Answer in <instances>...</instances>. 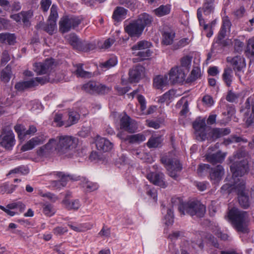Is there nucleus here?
Returning a JSON list of instances; mask_svg holds the SVG:
<instances>
[{"instance_id": "obj_1", "label": "nucleus", "mask_w": 254, "mask_h": 254, "mask_svg": "<svg viewBox=\"0 0 254 254\" xmlns=\"http://www.w3.org/2000/svg\"><path fill=\"white\" fill-rule=\"evenodd\" d=\"M248 162L245 159L239 162L236 161L230 166L232 177L235 181L233 186L238 193L239 204L245 209L248 208L250 206L248 190L246 188L245 182L239 179H237L236 181V178L243 176L248 172Z\"/></svg>"}, {"instance_id": "obj_2", "label": "nucleus", "mask_w": 254, "mask_h": 254, "mask_svg": "<svg viewBox=\"0 0 254 254\" xmlns=\"http://www.w3.org/2000/svg\"><path fill=\"white\" fill-rule=\"evenodd\" d=\"M171 202L173 206H178L179 211L183 215L186 213L191 216H196L197 217L204 216L206 211L204 205L201 204L199 201H193L185 203L180 197H173L171 199Z\"/></svg>"}, {"instance_id": "obj_3", "label": "nucleus", "mask_w": 254, "mask_h": 254, "mask_svg": "<svg viewBox=\"0 0 254 254\" xmlns=\"http://www.w3.org/2000/svg\"><path fill=\"white\" fill-rule=\"evenodd\" d=\"M56 139V149L61 154H65L71 157L75 152L78 140L77 138L69 135L58 136Z\"/></svg>"}, {"instance_id": "obj_4", "label": "nucleus", "mask_w": 254, "mask_h": 254, "mask_svg": "<svg viewBox=\"0 0 254 254\" xmlns=\"http://www.w3.org/2000/svg\"><path fill=\"white\" fill-rule=\"evenodd\" d=\"M228 216L235 228L243 233L247 232L246 222L248 218L247 212L234 207L229 210Z\"/></svg>"}, {"instance_id": "obj_5", "label": "nucleus", "mask_w": 254, "mask_h": 254, "mask_svg": "<svg viewBox=\"0 0 254 254\" xmlns=\"http://www.w3.org/2000/svg\"><path fill=\"white\" fill-rule=\"evenodd\" d=\"M81 22V19L78 16L67 15L64 16L59 22V30L66 33L77 27Z\"/></svg>"}, {"instance_id": "obj_6", "label": "nucleus", "mask_w": 254, "mask_h": 254, "mask_svg": "<svg viewBox=\"0 0 254 254\" xmlns=\"http://www.w3.org/2000/svg\"><path fill=\"white\" fill-rule=\"evenodd\" d=\"M161 162L165 165L169 176L174 180H177L182 170V166L180 161L176 159H170L162 157Z\"/></svg>"}, {"instance_id": "obj_7", "label": "nucleus", "mask_w": 254, "mask_h": 254, "mask_svg": "<svg viewBox=\"0 0 254 254\" xmlns=\"http://www.w3.org/2000/svg\"><path fill=\"white\" fill-rule=\"evenodd\" d=\"M15 144L14 133L10 129H2L0 135V144L7 150H11Z\"/></svg>"}, {"instance_id": "obj_8", "label": "nucleus", "mask_w": 254, "mask_h": 254, "mask_svg": "<svg viewBox=\"0 0 254 254\" xmlns=\"http://www.w3.org/2000/svg\"><path fill=\"white\" fill-rule=\"evenodd\" d=\"M83 89L90 94H106L108 93L110 88L95 81H90L83 85Z\"/></svg>"}, {"instance_id": "obj_9", "label": "nucleus", "mask_w": 254, "mask_h": 254, "mask_svg": "<svg viewBox=\"0 0 254 254\" xmlns=\"http://www.w3.org/2000/svg\"><path fill=\"white\" fill-rule=\"evenodd\" d=\"M55 66L53 59H47L43 62L35 63L34 70L38 74H44L50 72Z\"/></svg>"}, {"instance_id": "obj_10", "label": "nucleus", "mask_w": 254, "mask_h": 254, "mask_svg": "<svg viewBox=\"0 0 254 254\" xmlns=\"http://www.w3.org/2000/svg\"><path fill=\"white\" fill-rule=\"evenodd\" d=\"M56 139L51 138L44 145L37 150V155L40 157H47L56 149Z\"/></svg>"}, {"instance_id": "obj_11", "label": "nucleus", "mask_w": 254, "mask_h": 254, "mask_svg": "<svg viewBox=\"0 0 254 254\" xmlns=\"http://www.w3.org/2000/svg\"><path fill=\"white\" fill-rule=\"evenodd\" d=\"M121 129L130 133H134L138 128L136 122L127 115L124 116L120 120Z\"/></svg>"}, {"instance_id": "obj_12", "label": "nucleus", "mask_w": 254, "mask_h": 254, "mask_svg": "<svg viewBox=\"0 0 254 254\" xmlns=\"http://www.w3.org/2000/svg\"><path fill=\"white\" fill-rule=\"evenodd\" d=\"M227 62L231 64L233 70L236 72V74L238 76L239 75L238 72L242 71L246 66L244 58L241 56H237L234 57H227Z\"/></svg>"}, {"instance_id": "obj_13", "label": "nucleus", "mask_w": 254, "mask_h": 254, "mask_svg": "<svg viewBox=\"0 0 254 254\" xmlns=\"http://www.w3.org/2000/svg\"><path fill=\"white\" fill-rule=\"evenodd\" d=\"M125 31L130 37L138 38L142 35L143 29L135 20L125 26Z\"/></svg>"}, {"instance_id": "obj_14", "label": "nucleus", "mask_w": 254, "mask_h": 254, "mask_svg": "<svg viewBox=\"0 0 254 254\" xmlns=\"http://www.w3.org/2000/svg\"><path fill=\"white\" fill-rule=\"evenodd\" d=\"M169 77L173 83H182L185 80L186 73L181 67H173L170 71Z\"/></svg>"}, {"instance_id": "obj_15", "label": "nucleus", "mask_w": 254, "mask_h": 254, "mask_svg": "<svg viewBox=\"0 0 254 254\" xmlns=\"http://www.w3.org/2000/svg\"><path fill=\"white\" fill-rule=\"evenodd\" d=\"M47 136L44 134L34 137L24 144L21 148L22 151L30 150L35 146L43 144L47 139Z\"/></svg>"}, {"instance_id": "obj_16", "label": "nucleus", "mask_w": 254, "mask_h": 254, "mask_svg": "<svg viewBox=\"0 0 254 254\" xmlns=\"http://www.w3.org/2000/svg\"><path fill=\"white\" fill-rule=\"evenodd\" d=\"M14 128L19 139L22 140H24L27 135H33L37 130L36 127L33 125L30 126L29 128L26 129L24 126L18 124L15 125Z\"/></svg>"}, {"instance_id": "obj_17", "label": "nucleus", "mask_w": 254, "mask_h": 254, "mask_svg": "<svg viewBox=\"0 0 254 254\" xmlns=\"http://www.w3.org/2000/svg\"><path fill=\"white\" fill-rule=\"evenodd\" d=\"M193 127L195 130V134L199 137L201 140H204L206 138V123L203 119H198L193 123Z\"/></svg>"}, {"instance_id": "obj_18", "label": "nucleus", "mask_w": 254, "mask_h": 254, "mask_svg": "<svg viewBox=\"0 0 254 254\" xmlns=\"http://www.w3.org/2000/svg\"><path fill=\"white\" fill-rule=\"evenodd\" d=\"M164 175L161 172H150L147 176V179L152 184L163 188L166 185L164 181Z\"/></svg>"}, {"instance_id": "obj_19", "label": "nucleus", "mask_w": 254, "mask_h": 254, "mask_svg": "<svg viewBox=\"0 0 254 254\" xmlns=\"http://www.w3.org/2000/svg\"><path fill=\"white\" fill-rule=\"evenodd\" d=\"M144 68L140 65H137L130 69L128 75V80L130 82H137L144 75Z\"/></svg>"}, {"instance_id": "obj_20", "label": "nucleus", "mask_w": 254, "mask_h": 254, "mask_svg": "<svg viewBox=\"0 0 254 254\" xmlns=\"http://www.w3.org/2000/svg\"><path fill=\"white\" fill-rule=\"evenodd\" d=\"M96 146L98 150L107 152L112 148L113 144L105 138L98 137L96 140Z\"/></svg>"}, {"instance_id": "obj_21", "label": "nucleus", "mask_w": 254, "mask_h": 254, "mask_svg": "<svg viewBox=\"0 0 254 254\" xmlns=\"http://www.w3.org/2000/svg\"><path fill=\"white\" fill-rule=\"evenodd\" d=\"M224 174V168L221 165H218L216 167L211 169L210 178L214 183H218L221 179Z\"/></svg>"}, {"instance_id": "obj_22", "label": "nucleus", "mask_w": 254, "mask_h": 254, "mask_svg": "<svg viewBox=\"0 0 254 254\" xmlns=\"http://www.w3.org/2000/svg\"><path fill=\"white\" fill-rule=\"evenodd\" d=\"M127 10L122 6H117L114 9L112 18L114 21L120 22L126 18Z\"/></svg>"}, {"instance_id": "obj_23", "label": "nucleus", "mask_w": 254, "mask_h": 254, "mask_svg": "<svg viewBox=\"0 0 254 254\" xmlns=\"http://www.w3.org/2000/svg\"><path fill=\"white\" fill-rule=\"evenodd\" d=\"M153 20V18L152 16L146 13H143L140 14L137 19L135 21L143 27L144 30L145 27L150 26Z\"/></svg>"}, {"instance_id": "obj_24", "label": "nucleus", "mask_w": 254, "mask_h": 254, "mask_svg": "<svg viewBox=\"0 0 254 254\" xmlns=\"http://www.w3.org/2000/svg\"><path fill=\"white\" fill-rule=\"evenodd\" d=\"M231 132L230 129L226 128H214L209 132V135L213 140L229 134Z\"/></svg>"}, {"instance_id": "obj_25", "label": "nucleus", "mask_w": 254, "mask_h": 254, "mask_svg": "<svg viewBox=\"0 0 254 254\" xmlns=\"http://www.w3.org/2000/svg\"><path fill=\"white\" fill-rule=\"evenodd\" d=\"M66 38L73 49L80 50L83 41L81 40L75 33H70L67 35Z\"/></svg>"}, {"instance_id": "obj_26", "label": "nucleus", "mask_w": 254, "mask_h": 254, "mask_svg": "<svg viewBox=\"0 0 254 254\" xmlns=\"http://www.w3.org/2000/svg\"><path fill=\"white\" fill-rule=\"evenodd\" d=\"M225 155L220 152L216 153L208 154L206 155L207 161L213 165L221 163L224 160Z\"/></svg>"}, {"instance_id": "obj_27", "label": "nucleus", "mask_w": 254, "mask_h": 254, "mask_svg": "<svg viewBox=\"0 0 254 254\" xmlns=\"http://www.w3.org/2000/svg\"><path fill=\"white\" fill-rule=\"evenodd\" d=\"M222 77L226 86L230 87L231 85L233 78V71L232 68L230 67H227L224 68Z\"/></svg>"}, {"instance_id": "obj_28", "label": "nucleus", "mask_w": 254, "mask_h": 254, "mask_svg": "<svg viewBox=\"0 0 254 254\" xmlns=\"http://www.w3.org/2000/svg\"><path fill=\"white\" fill-rule=\"evenodd\" d=\"M168 76L158 75L154 79L153 85L157 89H163L168 84Z\"/></svg>"}, {"instance_id": "obj_29", "label": "nucleus", "mask_w": 254, "mask_h": 254, "mask_svg": "<svg viewBox=\"0 0 254 254\" xmlns=\"http://www.w3.org/2000/svg\"><path fill=\"white\" fill-rule=\"evenodd\" d=\"M214 0H204L202 8H201L205 15H209L214 12Z\"/></svg>"}, {"instance_id": "obj_30", "label": "nucleus", "mask_w": 254, "mask_h": 254, "mask_svg": "<svg viewBox=\"0 0 254 254\" xmlns=\"http://www.w3.org/2000/svg\"><path fill=\"white\" fill-rule=\"evenodd\" d=\"M152 46V44L146 40H142L138 42L132 47L131 50L133 51V54H135L136 51H142L149 49Z\"/></svg>"}, {"instance_id": "obj_31", "label": "nucleus", "mask_w": 254, "mask_h": 254, "mask_svg": "<svg viewBox=\"0 0 254 254\" xmlns=\"http://www.w3.org/2000/svg\"><path fill=\"white\" fill-rule=\"evenodd\" d=\"M16 37L14 34L9 33H0V41L1 43L7 44L8 45H13L15 42Z\"/></svg>"}, {"instance_id": "obj_32", "label": "nucleus", "mask_w": 254, "mask_h": 254, "mask_svg": "<svg viewBox=\"0 0 254 254\" xmlns=\"http://www.w3.org/2000/svg\"><path fill=\"white\" fill-rule=\"evenodd\" d=\"M12 72L11 66L8 64L0 72V80L4 82H8L11 77Z\"/></svg>"}, {"instance_id": "obj_33", "label": "nucleus", "mask_w": 254, "mask_h": 254, "mask_svg": "<svg viewBox=\"0 0 254 254\" xmlns=\"http://www.w3.org/2000/svg\"><path fill=\"white\" fill-rule=\"evenodd\" d=\"M56 175L59 178H60V180L58 181H53L52 184V185L57 188H60L61 187H64L66 184L68 176H65L62 172H58Z\"/></svg>"}, {"instance_id": "obj_34", "label": "nucleus", "mask_w": 254, "mask_h": 254, "mask_svg": "<svg viewBox=\"0 0 254 254\" xmlns=\"http://www.w3.org/2000/svg\"><path fill=\"white\" fill-rule=\"evenodd\" d=\"M146 139L145 136L141 133H137L127 136L126 140L130 143H140Z\"/></svg>"}, {"instance_id": "obj_35", "label": "nucleus", "mask_w": 254, "mask_h": 254, "mask_svg": "<svg viewBox=\"0 0 254 254\" xmlns=\"http://www.w3.org/2000/svg\"><path fill=\"white\" fill-rule=\"evenodd\" d=\"M171 11L170 5H161L153 10L154 14L158 17H162L168 14Z\"/></svg>"}, {"instance_id": "obj_36", "label": "nucleus", "mask_w": 254, "mask_h": 254, "mask_svg": "<svg viewBox=\"0 0 254 254\" xmlns=\"http://www.w3.org/2000/svg\"><path fill=\"white\" fill-rule=\"evenodd\" d=\"M63 203L65 207L68 210H77L80 206V201L78 199L70 200L65 198L63 200Z\"/></svg>"}, {"instance_id": "obj_37", "label": "nucleus", "mask_w": 254, "mask_h": 254, "mask_svg": "<svg viewBox=\"0 0 254 254\" xmlns=\"http://www.w3.org/2000/svg\"><path fill=\"white\" fill-rule=\"evenodd\" d=\"M76 69L74 71L77 77L82 78H90L92 76V73L85 71L83 68V64H79L76 65Z\"/></svg>"}, {"instance_id": "obj_38", "label": "nucleus", "mask_w": 254, "mask_h": 254, "mask_svg": "<svg viewBox=\"0 0 254 254\" xmlns=\"http://www.w3.org/2000/svg\"><path fill=\"white\" fill-rule=\"evenodd\" d=\"M43 26L42 29L50 35H52L54 33V31L56 29L57 24L56 22L48 20V22L46 24H41ZM41 27V24L37 25Z\"/></svg>"}, {"instance_id": "obj_39", "label": "nucleus", "mask_w": 254, "mask_h": 254, "mask_svg": "<svg viewBox=\"0 0 254 254\" xmlns=\"http://www.w3.org/2000/svg\"><path fill=\"white\" fill-rule=\"evenodd\" d=\"M35 81L28 80L26 81L19 82L15 85V88L18 91H22L25 89L34 87Z\"/></svg>"}, {"instance_id": "obj_40", "label": "nucleus", "mask_w": 254, "mask_h": 254, "mask_svg": "<svg viewBox=\"0 0 254 254\" xmlns=\"http://www.w3.org/2000/svg\"><path fill=\"white\" fill-rule=\"evenodd\" d=\"M163 139L161 136H152L148 140L147 145L149 148H156L161 144Z\"/></svg>"}, {"instance_id": "obj_41", "label": "nucleus", "mask_w": 254, "mask_h": 254, "mask_svg": "<svg viewBox=\"0 0 254 254\" xmlns=\"http://www.w3.org/2000/svg\"><path fill=\"white\" fill-rule=\"evenodd\" d=\"M175 37V33L173 31H165L162 34V43L165 45H169L172 44Z\"/></svg>"}, {"instance_id": "obj_42", "label": "nucleus", "mask_w": 254, "mask_h": 254, "mask_svg": "<svg viewBox=\"0 0 254 254\" xmlns=\"http://www.w3.org/2000/svg\"><path fill=\"white\" fill-rule=\"evenodd\" d=\"M118 63L117 58L116 56H111L107 61L100 64L101 68L109 69L115 66Z\"/></svg>"}, {"instance_id": "obj_43", "label": "nucleus", "mask_w": 254, "mask_h": 254, "mask_svg": "<svg viewBox=\"0 0 254 254\" xmlns=\"http://www.w3.org/2000/svg\"><path fill=\"white\" fill-rule=\"evenodd\" d=\"M175 91L173 90H170L166 92L162 96H160L158 102L160 103L168 102L175 97Z\"/></svg>"}, {"instance_id": "obj_44", "label": "nucleus", "mask_w": 254, "mask_h": 254, "mask_svg": "<svg viewBox=\"0 0 254 254\" xmlns=\"http://www.w3.org/2000/svg\"><path fill=\"white\" fill-rule=\"evenodd\" d=\"M252 110L254 111V102L252 97H249L247 99L241 111L243 112V114H245V113L250 112Z\"/></svg>"}, {"instance_id": "obj_45", "label": "nucleus", "mask_w": 254, "mask_h": 254, "mask_svg": "<svg viewBox=\"0 0 254 254\" xmlns=\"http://www.w3.org/2000/svg\"><path fill=\"white\" fill-rule=\"evenodd\" d=\"M152 52L149 49L146 50L139 51L137 52H135V55L138 56L137 59H133L134 60L137 61H142L147 59L148 57L151 56Z\"/></svg>"}, {"instance_id": "obj_46", "label": "nucleus", "mask_w": 254, "mask_h": 254, "mask_svg": "<svg viewBox=\"0 0 254 254\" xmlns=\"http://www.w3.org/2000/svg\"><path fill=\"white\" fill-rule=\"evenodd\" d=\"M79 118L80 115L78 113L75 111L70 112L69 113V117L68 120V122H69V123H67L65 125V127H67L76 124L77 123Z\"/></svg>"}, {"instance_id": "obj_47", "label": "nucleus", "mask_w": 254, "mask_h": 254, "mask_svg": "<svg viewBox=\"0 0 254 254\" xmlns=\"http://www.w3.org/2000/svg\"><path fill=\"white\" fill-rule=\"evenodd\" d=\"M244 120L247 127L254 124V111L244 114Z\"/></svg>"}, {"instance_id": "obj_48", "label": "nucleus", "mask_w": 254, "mask_h": 254, "mask_svg": "<svg viewBox=\"0 0 254 254\" xmlns=\"http://www.w3.org/2000/svg\"><path fill=\"white\" fill-rule=\"evenodd\" d=\"M29 172V170L28 168L26 166L22 165L11 170L9 172L8 175L11 174H20L21 175H25L28 174Z\"/></svg>"}, {"instance_id": "obj_49", "label": "nucleus", "mask_w": 254, "mask_h": 254, "mask_svg": "<svg viewBox=\"0 0 254 254\" xmlns=\"http://www.w3.org/2000/svg\"><path fill=\"white\" fill-rule=\"evenodd\" d=\"M96 48V45L95 42H89L86 41H83L80 51L88 52L89 51L93 50Z\"/></svg>"}, {"instance_id": "obj_50", "label": "nucleus", "mask_w": 254, "mask_h": 254, "mask_svg": "<svg viewBox=\"0 0 254 254\" xmlns=\"http://www.w3.org/2000/svg\"><path fill=\"white\" fill-rule=\"evenodd\" d=\"M246 52L251 56L254 57V36L248 40Z\"/></svg>"}, {"instance_id": "obj_51", "label": "nucleus", "mask_w": 254, "mask_h": 254, "mask_svg": "<svg viewBox=\"0 0 254 254\" xmlns=\"http://www.w3.org/2000/svg\"><path fill=\"white\" fill-rule=\"evenodd\" d=\"M240 96V94L239 93H236L230 90L227 92L226 99L227 101L233 103L236 102Z\"/></svg>"}, {"instance_id": "obj_52", "label": "nucleus", "mask_w": 254, "mask_h": 254, "mask_svg": "<svg viewBox=\"0 0 254 254\" xmlns=\"http://www.w3.org/2000/svg\"><path fill=\"white\" fill-rule=\"evenodd\" d=\"M197 17L199 21V25L203 27L204 30L207 31L209 25L205 23L204 19L202 18L201 8L197 9Z\"/></svg>"}, {"instance_id": "obj_53", "label": "nucleus", "mask_w": 254, "mask_h": 254, "mask_svg": "<svg viewBox=\"0 0 254 254\" xmlns=\"http://www.w3.org/2000/svg\"><path fill=\"white\" fill-rule=\"evenodd\" d=\"M58 8L55 4H53L50 9V14L48 20L56 22L58 18Z\"/></svg>"}, {"instance_id": "obj_54", "label": "nucleus", "mask_w": 254, "mask_h": 254, "mask_svg": "<svg viewBox=\"0 0 254 254\" xmlns=\"http://www.w3.org/2000/svg\"><path fill=\"white\" fill-rule=\"evenodd\" d=\"M43 213L47 216H51L55 213L53 206L50 204H45L43 206Z\"/></svg>"}, {"instance_id": "obj_55", "label": "nucleus", "mask_w": 254, "mask_h": 254, "mask_svg": "<svg viewBox=\"0 0 254 254\" xmlns=\"http://www.w3.org/2000/svg\"><path fill=\"white\" fill-rule=\"evenodd\" d=\"M200 69L198 67H194L190 76V81H193L200 76Z\"/></svg>"}, {"instance_id": "obj_56", "label": "nucleus", "mask_w": 254, "mask_h": 254, "mask_svg": "<svg viewBox=\"0 0 254 254\" xmlns=\"http://www.w3.org/2000/svg\"><path fill=\"white\" fill-rule=\"evenodd\" d=\"M33 13L31 11H22V21L25 26L30 25V19L32 17Z\"/></svg>"}, {"instance_id": "obj_57", "label": "nucleus", "mask_w": 254, "mask_h": 254, "mask_svg": "<svg viewBox=\"0 0 254 254\" xmlns=\"http://www.w3.org/2000/svg\"><path fill=\"white\" fill-rule=\"evenodd\" d=\"M234 45V51L237 53H240L243 51L244 44L243 42L240 40L235 39L232 42Z\"/></svg>"}, {"instance_id": "obj_58", "label": "nucleus", "mask_w": 254, "mask_h": 254, "mask_svg": "<svg viewBox=\"0 0 254 254\" xmlns=\"http://www.w3.org/2000/svg\"><path fill=\"white\" fill-rule=\"evenodd\" d=\"M83 187L86 188L87 191H92L96 190L98 188L97 184L90 182L89 181H85L83 183Z\"/></svg>"}, {"instance_id": "obj_59", "label": "nucleus", "mask_w": 254, "mask_h": 254, "mask_svg": "<svg viewBox=\"0 0 254 254\" xmlns=\"http://www.w3.org/2000/svg\"><path fill=\"white\" fill-rule=\"evenodd\" d=\"M165 224L167 225H172L174 222L173 212L171 209L167 210V214L165 216Z\"/></svg>"}, {"instance_id": "obj_60", "label": "nucleus", "mask_w": 254, "mask_h": 254, "mask_svg": "<svg viewBox=\"0 0 254 254\" xmlns=\"http://www.w3.org/2000/svg\"><path fill=\"white\" fill-rule=\"evenodd\" d=\"M191 59L189 57H185L182 59L181 60V66L182 68H185L187 71H188L189 68H190V64H191Z\"/></svg>"}, {"instance_id": "obj_61", "label": "nucleus", "mask_w": 254, "mask_h": 254, "mask_svg": "<svg viewBox=\"0 0 254 254\" xmlns=\"http://www.w3.org/2000/svg\"><path fill=\"white\" fill-rule=\"evenodd\" d=\"M184 235V232L183 231H174L171 234H170L168 236V239H169L171 241H175L183 237Z\"/></svg>"}, {"instance_id": "obj_62", "label": "nucleus", "mask_w": 254, "mask_h": 254, "mask_svg": "<svg viewBox=\"0 0 254 254\" xmlns=\"http://www.w3.org/2000/svg\"><path fill=\"white\" fill-rule=\"evenodd\" d=\"M31 80L35 81L34 87L37 86L39 84H44L49 82V78L47 76L39 77L32 78Z\"/></svg>"}, {"instance_id": "obj_63", "label": "nucleus", "mask_w": 254, "mask_h": 254, "mask_svg": "<svg viewBox=\"0 0 254 254\" xmlns=\"http://www.w3.org/2000/svg\"><path fill=\"white\" fill-rule=\"evenodd\" d=\"M5 9L6 10H11V11H18L21 9V5L19 2L14 1L10 5V4L8 6H6Z\"/></svg>"}, {"instance_id": "obj_64", "label": "nucleus", "mask_w": 254, "mask_h": 254, "mask_svg": "<svg viewBox=\"0 0 254 254\" xmlns=\"http://www.w3.org/2000/svg\"><path fill=\"white\" fill-rule=\"evenodd\" d=\"M189 43L188 38H183L180 40L176 45H174V49L177 50L183 48Z\"/></svg>"}]
</instances>
